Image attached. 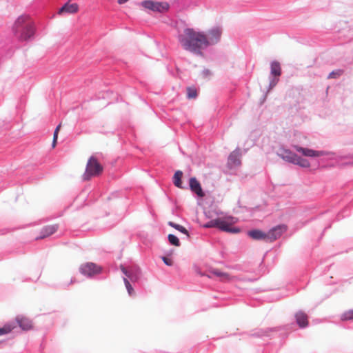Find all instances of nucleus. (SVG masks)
Wrapping results in <instances>:
<instances>
[{
	"label": "nucleus",
	"mask_w": 353,
	"mask_h": 353,
	"mask_svg": "<svg viewBox=\"0 0 353 353\" xmlns=\"http://www.w3.org/2000/svg\"><path fill=\"white\" fill-rule=\"evenodd\" d=\"M103 171V168L99 162L98 159L95 157L92 156L87 162L83 178L84 180H90L92 177L101 175Z\"/></svg>",
	"instance_id": "obj_3"
},
{
	"label": "nucleus",
	"mask_w": 353,
	"mask_h": 353,
	"mask_svg": "<svg viewBox=\"0 0 353 353\" xmlns=\"http://www.w3.org/2000/svg\"><path fill=\"white\" fill-rule=\"evenodd\" d=\"M79 6L77 3H65L62 8H60L59 14H61L64 12L67 13H76L78 11Z\"/></svg>",
	"instance_id": "obj_17"
},
{
	"label": "nucleus",
	"mask_w": 353,
	"mask_h": 353,
	"mask_svg": "<svg viewBox=\"0 0 353 353\" xmlns=\"http://www.w3.org/2000/svg\"><path fill=\"white\" fill-rule=\"evenodd\" d=\"M293 163L302 168H309L310 166V163L307 159H303L298 155L296 156V158L295 159Z\"/></svg>",
	"instance_id": "obj_21"
},
{
	"label": "nucleus",
	"mask_w": 353,
	"mask_h": 353,
	"mask_svg": "<svg viewBox=\"0 0 353 353\" xmlns=\"http://www.w3.org/2000/svg\"><path fill=\"white\" fill-rule=\"evenodd\" d=\"M179 41L185 50L198 54H201V50L208 47L206 35L191 28L184 30L179 36Z\"/></svg>",
	"instance_id": "obj_1"
},
{
	"label": "nucleus",
	"mask_w": 353,
	"mask_h": 353,
	"mask_svg": "<svg viewBox=\"0 0 353 353\" xmlns=\"http://www.w3.org/2000/svg\"><path fill=\"white\" fill-rule=\"evenodd\" d=\"M73 282H74V281L72 279H71L70 284L73 283Z\"/></svg>",
	"instance_id": "obj_35"
},
{
	"label": "nucleus",
	"mask_w": 353,
	"mask_h": 353,
	"mask_svg": "<svg viewBox=\"0 0 353 353\" xmlns=\"http://www.w3.org/2000/svg\"><path fill=\"white\" fill-rule=\"evenodd\" d=\"M288 227L285 225H279L274 227L267 232L268 242H273L280 238L287 231Z\"/></svg>",
	"instance_id": "obj_7"
},
{
	"label": "nucleus",
	"mask_w": 353,
	"mask_h": 353,
	"mask_svg": "<svg viewBox=\"0 0 353 353\" xmlns=\"http://www.w3.org/2000/svg\"><path fill=\"white\" fill-rule=\"evenodd\" d=\"M343 74V70H336L335 71H332V72L330 73L329 76H328V78L330 79H332V78H338L339 77L341 74Z\"/></svg>",
	"instance_id": "obj_29"
},
{
	"label": "nucleus",
	"mask_w": 353,
	"mask_h": 353,
	"mask_svg": "<svg viewBox=\"0 0 353 353\" xmlns=\"http://www.w3.org/2000/svg\"><path fill=\"white\" fill-rule=\"evenodd\" d=\"M295 319L296 323L299 325L300 327H305L308 325V316L307 315L302 312L299 311L296 313Z\"/></svg>",
	"instance_id": "obj_14"
},
{
	"label": "nucleus",
	"mask_w": 353,
	"mask_h": 353,
	"mask_svg": "<svg viewBox=\"0 0 353 353\" xmlns=\"http://www.w3.org/2000/svg\"><path fill=\"white\" fill-rule=\"evenodd\" d=\"M294 149L301 153L303 156L309 157H318L324 156L326 154V152L324 151H317L310 148H303L298 145L294 146Z\"/></svg>",
	"instance_id": "obj_8"
},
{
	"label": "nucleus",
	"mask_w": 353,
	"mask_h": 353,
	"mask_svg": "<svg viewBox=\"0 0 353 353\" xmlns=\"http://www.w3.org/2000/svg\"><path fill=\"white\" fill-rule=\"evenodd\" d=\"M163 261L168 266H171L173 265V261L171 259H169L166 256H162L161 257Z\"/></svg>",
	"instance_id": "obj_31"
},
{
	"label": "nucleus",
	"mask_w": 353,
	"mask_h": 353,
	"mask_svg": "<svg viewBox=\"0 0 353 353\" xmlns=\"http://www.w3.org/2000/svg\"><path fill=\"white\" fill-rule=\"evenodd\" d=\"M189 183L190 190L193 192H194L198 196L203 197L205 196L200 183L197 181V179L195 177L190 178Z\"/></svg>",
	"instance_id": "obj_11"
},
{
	"label": "nucleus",
	"mask_w": 353,
	"mask_h": 353,
	"mask_svg": "<svg viewBox=\"0 0 353 353\" xmlns=\"http://www.w3.org/2000/svg\"><path fill=\"white\" fill-rule=\"evenodd\" d=\"M123 281L125 283V287L128 290L129 294L131 295L133 292V288H132V285H130V282L128 281V280L127 279L124 278Z\"/></svg>",
	"instance_id": "obj_30"
},
{
	"label": "nucleus",
	"mask_w": 353,
	"mask_h": 353,
	"mask_svg": "<svg viewBox=\"0 0 353 353\" xmlns=\"http://www.w3.org/2000/svg\"><path fill=\"white\" fill-rule=\"evenodd\" d=\"M206 35L208 46L216 43L221 38V30L219 28H214L208 31Z\"/></svg>",
	"instance_id": "obj_9"
},
{
	"label": "nucleus",
	"mask_w": 353,
	"mask_h": 353,
	"mask_svg": "<svg viewBox=\"0 0 353 353\" xmlns=\"http://www.w3.org/2000/svg\"><path fill=\"white\" fill-rule=\"evenodd\" d=\"M121 270L122 272H123L125 275H126V276H129V274H128V272L127 270H126V269H125V268H124L123 265H121Z\"/></svg>",
	"instance_id": "obj_33"
},
{
	"label": "nucleus",
	"mask_w": 353,
	"mask_h": 353,
	"mask_svg": "<svg viewBox=\"0 0 353 353\" xmlns=\"http://www.w3.org/2000/svg\"><path fill=\"white\" fill-rule=\"evenodd\" d=\"M183 176V172L181 170H177L173 176V183L179 188H183L181 178Z\"/></svg>",
	"instance_id": "obj_19"
},
{
	"label": "nucleus",
	"mask_w": 353,
	"mask_h": 353,
	"mask_svg": "<svg viewBox=\"0 0 353 353\" xmlns=\"http://www.w3.org/2000/svg\"><path fill=\"white\" fill-rule=\"evenodd\" d=\"M212 73L209 70H204L202 72V76L203 78H208L211 76Z\"/></svg>",
	"instance_id": "obj_32"
},
{
	"label": "nucleus",
	"mask_w": 353,
	"mask_h": 353,
	"mask_svg": "<svg viewBox=\"0 0 353 353\" xmlns=\"http://www.w3.org/2000/svg\"><path fill=\"white\" fill-rule=\"evenodd\" d=\"M12 32L20 41L30 39L34 34L35 27L28 15L19 16L13 23Z\"/></svg>",
	"instance_id": "obj_2"
},
{
	"label": "nucleus",
	"mask_w": 353,
	"mask_h": 353,
	"mask_svg": "<svg viewBox=\"0 0 353 353\" xmlns=\"http://www.w3.org/2000/svg\"><path fill=\"white\" fill-rule=\"evenodd\" d=\"M14 328V326L10 324L5 325L3 327L0 328V336L7 334L11 332Z\"/></svg>",
	"instance_id": "obj_23"
},
{
	"label": "nucleus",
	"mask_w": 353,
	"mask_h": 353,
	"mask_svg": "<svg viewBox=\"0 0 353 353\" xmlns=\"http://www.w3.org/2000/svg\"><path fill=\"white\" fill-rule=\"evenodd\" d=\"M241 153L239 149L232 152L228 157V164L230 168L239 166L241 165Z\"/></svg>",
	"instance_id": "obj_10"
},
{
	"label": "nucleus",
	"mask_w": 353,
	"mask_h": 353,
	"mask_svg": "<svg viewBox=\"0 0 353 353\" xmlns=\"http://www.w3.org/2000/svg\"><path fill=\"white\" fill-rule=\"evenodd\" d=\"M141 5L145 8L153 12H163L167 11L169 8V5L166 2H157L151 0L142 1Z\"/></svg>",
	"instance_id": "obj_5"
},
{
	"label": "nucleus",
	"mask_w": 353,
	"mask_h": 353,
	"mask_svg": "<svg viewBox=\"0 0 353 353\" xmlns=\"http://www.w3.org/2000/svg\"><path fill=\"white\" fill-rule=\"evenodd\" d=\"M271 74L275 77H279L281 74L280 63L278 61H272L271 63Z\"/></svg>",
	"instance_id": "obj_20"
},
{
	"label": "nucleus",
	"mask_w": 353,
	"mask_h": 353,
	"mask_svg": "<svg viewBox=\"0 0 353 353\" xmlns=\"http://www.w3.org/2000/svg\"><path fill=\"white\" fill-rule=\"evenodd\" d=\"M80 272L87 276H92L101 272V268L93 263L82 264L79 268Z\"/></svg>",
	"instance_id": "obj_6"
},
{
	"label": "nucleus",
	"mask_w": 353,
	"mask_h": 353,
	"mask_svg": "<svg viewBox=\"0 0 353 353\" xmlns=\"http://www.w3.org/2000/svg\"><path fill=\"white\" fill-rule=\"evenodd\" d=\"M168 225L174 228V229L179 230V232L186 234L187 236L189 235L188 230L183 226H182L181 225H179V224H176V223H173L172 221H170L168 223Z\"/></svg>",
	"instance_id": "obj_22"
},
{
	"label": "nucleus",
	"mask_w": 353,
	"mask_h": 353,
	"mask_svg": "<svg viewBox=\"0 0 353 353\" xmlns=\"http://www.w3.org/2000/svg\"><path fill=\"white\" fill-rule=\"evenodd\" d=\"M278 155L283 160L293 163L297 154L292 152L290 150L281 148L278 152Z\"/></svg>",
	"instance_id": "obj_12"
},
{
	"label": "nucleus",
	"mask_w": 353,
	"mask_h": 353,
	"mask_svg": "<svg viewBox=\"0 0 353 353\" xmlns=\"http://www.w3.org/2000/svg\"><path fill=\"white\" fill-rule=\"evenodd\" d=\"M16 321L19 326L23 330H29L32 328V321L23 316H18Z\"/></svg>",
	"instance_id": "obj_13"
},
{
	"label": "nucleus",
	"mask_w": 353,
	"mask_h": 353,
	"mask_svg": "<svg viewBox=\"0 0 353 353\" xmlns=\"http://www.w3.org/2000/svg\"><path fill=\"white\" fill-rule=\"evenodd\" d=\"M218 218L215 219H212L208 222L204 227L205 228H218Z\"/></svg>",
	"instance_id": "obj_26"
},
{
	"label": "nucleus",
	"mask_w": 353,
	"mask_h": 353,
	"mask_svg": "<svg viewBox=\"0 0 353 353\" xmlns=\"http://www.w3.org/2000/svg\"><path fill=\"white\" fill-rule=\"evenodd\" d=\"M168 241L169 242L174 245V246H179L180 245V241L179 239L174 234H169L168 235Z\"/></svg>",
	"instance_id": "obj_24"
},
{
	"label": "nucleus",
	"mask_w": 353,
	"mask_h": 353,
	"mask_svg": "<svg viewBox=\"0 0 353 353\" xmlns=\"http://www.w3.org/2000/svg\"><path fill=\"white\" fill-rule=\"evenodd\" d=\"M209 276L210 278L217 277L221 281H228L231 279V276L228 273L221 272L217 269L210 271Z\"/></svg>",
	"instance_id": "obj_15"
},
{
	"label": "nucleus",
	"mask_w": 353,
	"mask_h": 353,
	"mask_svg": "<svg viewBox=\"0 0 353 353\" xmlns=\"http://www.w3.org/2000/svg\"><path fill=\"white\" fill-rule=\"evenodd\" d=\"M187 91H188V97L189 99H194L197 95L196 90L194 88H188Z\"/></svg>",
	"instance_id": "obj_28"
},
{
	"label": "nucleus",
	"mask_w": 353,
	"mask_h": 353,
	"mask_svg": "<svg viewBox=\"0 0 353 353\" xmlns=\"http://www.w3.org/2000/svg\"><path fill=\"white\" fill-rule=\"evenodd\" d=\"M238 219L231 216H226L218 218V228L222 231L233 234L239 233L240 229L234 227L233 225L237 222Z\"/></svg>",
	"instance_id": "obj_4"
},
{
	"label": "nucleus",
	"mask_w": 353,
	"mask_h": 353,
	"mask_svg": "<svg viewBox=\"0 0 353 353\" xmlns=\"http://www.w3.org/2000/svg\"><path fill=\"white\" fill-rule=\"evenodd\" d=\"M341 319L343 321L353 320V310H349L345 312L342 316Z\"/></svg>",
	"instance_id": "obj_25"
},
{
	"label": "nucleus",
	"mask_w": 353,
	"mask_h": 353,
	"mask_svg": "<svg viewBox=\"0 0 353 353\" xmlns=\"http://www.w3.org/2000/svg\"><path fill=\"white\" fill-rule=\"evenodd\" d=\"M128 0H118V3L119 4H122V3H124L125 2H127Z\"/></svg>",
	"instance_id": "obj_34"
},
{
	"label": "nucleus",
	"mask_w": 353,
	"mask_h": 353,
	"mask_svg": "<svg viewBox=\"0 0 353 353\" xmlns=\"http://www.w3.org/2000/svg\"><path fill=\"white\" fill-rule=\"evenodd\" d=\"M60 128H61V123L57 125V127L56 128V129H55V130L54 132L53 141H52V147L53 148H54L55 145H56L57 141V139H58V133H59V131L60 130Z\"/></svg>",
	"instance_id": "obj_27"
},
{
	"label": "nucleus",
	"mask_w": 353,
	"mask_h": 353,
	"mask_svg": "<svg viewBox=\"0 0 353 353\" xmlns=\"http://www.w3.org/2000/svg\"><path fill=\"white\" fill-rule=\"evenodd\" d=\"M248 236L254 240H263L268 242L267 232L260 230H253L248 232Z\"/></svg>",
	"instance_id": "obj_16"
},
{
	"label": "nucleus",
	"mask_w": 353,
	"mask_h": 353,
	"mask_svg": "<svg viewBox=\"0 0 353 353\" xmlns=\"http://www.w3.org/2000/svg\"><path fill=\"white\" fill-rule=\"evenodd\" d=\"M57 230V225H48L43 228L42 235L39 239H44L54 234Z\"/></svg>",
	"instance_id": "obj_18"
}]
</instances>
